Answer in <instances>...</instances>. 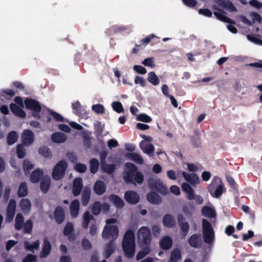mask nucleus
Masks as SVG:
<instances>
[{"label":"nucleus","instance_id":"f257e3e1","mask_svg":"<svg viewBox=\"0 0 262 262\" xmlns=\"http://www.w3.org/2000/svg\"><path fill=\"white\" fill-rule=\"evenodd\" d=\"M122 251L124 256L131 259L134 256L136 251L135 234L133 230L128 229L124 233L122 243Z\"/></svg>","mask_w":262,"mask_h":262},{"label":"nucleus","instance_id":"f03ea898","mask_svg":"<svg viewBox=\"0 0 262 262\" xmlns=\"http://www.w3.org/2000/svg\"><path fill=\"white\" fill-rule=\"evenodd\" d=\"M208 190L214 198H219L226 191L224 184L219 178H214L208 186Z\"/></svg>","mask_w":262,"mask_h":262},{"label":"nucleus","instance_id":"7ed1b4c3","mask_svg":"<svg viewBox=\"0 0 262 262\" xmlns=\"http://www.w3.org/2000/svg\"><path fill=\"white\" fill-rule=\"evenodd\" d=\"M203 236L206 244H212L214 240V232L211 223L206 219L202 220Z\"/></svg>","mask_w":262,"mask_h":262},{"label":"nucleus","instance_id":"20e7f679","mask_svg":"<svg viewBox=\"0 0 262 262\" xmlns=\"http://www.w3.org/2000/svg\"><path fill=\"white\" fill-rule=\"evenodd\" d=\"M137 237L139 245L150 246L151 242V234L150 229L147 227H141L138 230Z\"/></svg>","mask_w":262,"mask_h":262},{"label":"nucleus","instance_id":"39448f33","mask_svg":"<svg viewBox=\"0 0 262 262\" xmlns=\"http://www.w3.org/2000/svg\"><path fill=\"white\" fill-rule=\"evenodd\" d=\"M123 178L126 183L135 184L136 182L141 184L144 181L143 174L139 171L127 170Z\"/></svg>","mask_w":262,"mask_h":262},{"label":"nucleus","instance_id":"423d86ee","mask_svg":"<svg viewBox=\"0 0 262 262\" xmlns=\"http://www.w3.org/2000/svg\"><path fill=\"white\" fill-rule=\"evenodd\" d=\"M68 164L65 160H61L54 166L52 172V178L56 181L62 179L66 173Z\"/></svg>","mask_w":262,"mask_h":262},{"label":"nucleus","instance_id":"0eeeda50","mask_svg":"<svg viewBox=\"0 0 262 262\" xmlns=\"http://www.w3.org/2000/svg\"><path fill=\"white\" fill-rule=\"evenodd\" d=\"M25 104L26 107L28 110H31L34 112L32 116L37 119H40L41 116L39 113L41 112V107L39 102L35 99L32 98H27L25 100Z\"/></svg>","mask_w":262,"mask_h":262},{"label":"nucleus","instance_id":"6e6552de","mask_svg":"<svg viewBox=\"0 0 262 262\" xmlns=\"http://www.w3.org/2000/svg\"><path fill=\"white\" fill-rule=\"evenodd\" d=\"M147 181L149 187L151 190H156L162 195H166L168 192L166 186L160 179L149 178Z\"/></svg>","mask_w":262,"mask_h":262},{"label":"nucleus","instance_id":"1a4fd4ad","mask_svg":"<svg viewBox=\"0 0 262 262\" xmlns=\"http://www.w3.org/2000/svg\"><path fill=\"white\" fill-rule=\"evenodd\" d=\"M119 234V230L116 225L105 226L102 232V237L105 239L111 238L110 241L116 240Z\"/></svg>","mask_w":262,"mask_h":262},{"label":"nucleus","instance_id":"9d476101","mask_svg":"<svg viewBox=\"0 0 262 262\" xmlns=\"http://www.w3.org/2000/svg\"><path fill=\"white\" fill-rule=\"evenodd\" d=\"M177 219L179 226L180 228L181 238V239H184L189 231V224L185 221V218L181 213L178 214Z\"/></svg>","mask_w":262,"mask_h":262},{"label":"nucleus","instance_id":"9b49d317","mask_svg":"<svg viewBox=\"0 0 262 262\" xmlns=\"http://www.w3.org/2000/svg\"><path fill=\"white\" fill-rule=\"evenodd\" d=\"M42 114L43 115H46L45 116V121L49 123L51 121V118L48 115L52 116L53 119L57 122H63L64 118L59 113L49 108H46L45 110H43L42 111Z\"/></svg>","mask_w":262,"mask_h":262},{"label":"nucleus","instance_id":"f8f14e48","mask_svg":"<svg viewBox=\"0 0 262 262\" xmlns=\"http://www.w3.org/2000/svg\"><path fill=\"white\" fill-rule=\"evenodd\" d=\"M22 143L27 146L32 144L34 140V134L33 132L28 129H25L21 136Z\"/></svg>","mask_w":262,"mask_h":262},{"label":"nucleus","instance_id":"ddd939ff","mask_svg":"<svg viewBox=\"0 0 262 262\" xmlns=\"http://www.w3.org/2000/svg\"><path fill=\"white\" fill-rule=\"evenodd\" d=\"M124 199L129 204H136L139 202L140 196L136 191L128 190L125 192Z\"/></svg>","mask_w":262,"mask_h":262},{"label":"nucleus","instance_id":"4468645a","mask_svg":"<svg viewBox=\"0 0 262 262\" xmlns=\"http://www.w3.org/2000/svg\"><path fill=\"white\" fill-rule=\"evenodd\" d=\"M16 211V202L14 199H11L8 203L7 212L6 220L11 222L13 220Z\"/></svg>","mask_w":262,"mask_h":262},{"label":"nucleus","instance_id":"2eb2a0df","mask_svg":"<svg viewBox=\"0 0 262 262\" xmlns=\"http://www.w3.org/2000/svg\"><path fill=\"white\" fill-rule=\"evenodd\" d=\"M54 217L58 224H61L65 219V212L61 206H57L54 212Z\"/></svg>","mask_w":262,"mask_h":262},{"label":"nucleus","instance_id":"dca6fc26","mask_svg":"<svg viewBox=\"0 0 262 262\" xmlns=\"http://www.w3.org/2000/svg\"><path fill=\"white\" fill-rule=\"evenodd\" d=\"M188 242L189 245L193 248H200L202 244L201 234H193L191 235L189 237Z\"/></svg>","mask_w":262,"mask_h":262},{"label":"nucleus","instance_id":"f3484780","mask_svg":"<svg viewBox=\"0 0 262 262\" xmlns=\"http://www.w3.org/2000/svg\"><path fill=\"white\" fill-rule=\"evenodd\" d=\"M83 187L82 180L80 178H76L74 181L72 187V193L75 196L79 195Z\"/></svg>","mask_w":262,"mask_h":262},{"label":"nucleus","instance_id":"a211bd4d","mask_svg":"<svg viewBox=\"0 0 262 262\" xmlns=\"http://www.w3.org/2000/svg\"><path fill=\"white\" fill-rule=\"evenodd\" d=\"M93 189L96 194L101 195L106 191V185L103 181L97 180L94 185Z\"/></svg>","mask_w":262,"mask_h":262},{"label":"nucleus","instance_id":"6ab92c4d","mask_svg":"<svg viewBox=\"0 0 262 262\" xmlns=\"http://www.w3.org/2000/svg\"><path fill=\"white\" fill-rule=\"evenodd\" d=\"M43 170L39 168H36L31 173L30 180L33 183H37L43 178Z\"/></svg>","mask_w":262,"mask_h":262},{"label":"nucleus","instance_id":"aec40b11","mask_svg":"<svg viewBox=\"0 0 262 262\" xmlns=\"http://www.w3.org/2000/svg\"><path fill=\"white\" fill-rule=\"evenodd\" d=\"M182 174L185 180L191 185L194 186L196 184H199V178L196 173L188 174L185 171H183Z\"/></svg>","mask_w":262,"mask_h":262},{"label":"nucleus","instance_id":"412c9836","mask_svg":"<svg viewBox=\"0 0 262 262\" xmlns=\"http://www.w3.org/2000/svg\"><path fill=\"white\" fill-rule=\"evenodd\" d=\"M215 2L222 8L230 12L236 11L233 4L229 0H215Z\"/></svg>","mask_w":262,"mask_h":262},{"label":"nucleus","instance_id":"4be33fe9","mask_svg":"<svg viewBox=\"0 0 262 262\" xmlns=\"http://www.w3.org/2000/svg\"><path fill=\"white\" fill-rule=\"evenodd\" d=\"M127 29L128 27L124 26H118L113 25L106 30L105 33L110 36L118 33L122 32Z\"/></svg>","mask_w":262,"mask_h":262},{"label":"nucleus","instance_id":"5701e85b","mask_svg":"<svg viewBox=\"0 0 262 262\" xmlns=\"http://www.w3.org/2000/svg\"><path fill=\"white\" fill-rule=\"evenodd\" d=\"M140 147L142 150L149 156L154 155L155 147L151 143H146L144 141L140 143Z\"/></svg>","mask_w":262,"mask_h":262},{"label":"nucleus","instance_id":"b1692460","mask_svg":"<svg viewBox=\"0 0 262 262\" xmlns=\"http://www.w3.org/2000/svg\"><path fill=\"white\" fill-rule=\"evenodd\" d=\"M172 240L168 236H164L161 238L159 242L160 247L164 250H167L172 246Z\"/></svg>","mask_w":262,"mask_h":262},{"label":"nucleus","instance_id":"393cba45","mask_svg":"<svg viewBox=\"0 0 262 262\" xmlns=\"http://www.w3.org/2000/svg\"><path fill=\"white\" fill-rule=\"evenodd\" d=\"M213 8L215 10H217L220 12H214V15L215 16V17L217 19H219V20H220L223 22H225V23H230L231 24H235V22L234 20H232L228 17L226 16L225 15L222 14L223 13V10H222L221 9H220L219 8H217L216 6H214Z\"/></svg>","mask_w":262,"mask_h":262},{"label":"nucleus","instance_id":"a878e982","mask_svg":"<svg viewBox=\"0 0 262 262\" xmlns=\"http://www.w3.org/2000/svg\"><path fill=\"white\" fill-rule=\"evenodd\" d=\"M51 248L52 247L50 242L47 238H45L42 250L40 253V257L44 258L47 257L51 252Z\"/></svg>","mask_w":262,"mask_h":262},{"label":"nucleus","instance_id":"bb28decb","mask_svg":"<svg viewBox=\"0 0 262 262\" xmlns=\"http://www.w3.org/2000/svg\"><path fill=\"white\" fill-rule=\"evenodd\" d=\"M80 204L78 200H74L70 206V213L72 217L76 218L78 215Z\"/></svg>","mask_w":262,"mask_h":262},{"label":"nucleus","instance_id":"cd10ccee","mask_svg":"<svg viewBox=\"0 0 262 262\" xmlns=\"http://www.w3.org/2000/svg\"><path fill=\"white\" fill-rule=\"evenodd\" d=\"M109 200L118 208H122L124 206L123 200L116 194H111L109 196Z\"/></svg>","mask_w":262,"mask_h":262},{"label":"nucleus","instance_id":"c85d7f7f","mask_svg":"<svg viewBox=\"0 0 262 262\" xmlns=\"http://www.w3.org/2000/svg\"><path fill=\"white\" fill-rule=\"evenodd\" d=\"M51 185V179L49 177L45 176L40 183V188L43 193H47Z\"/></svg>","mask_w":262,"mask_h":262},{"label":"nucleus","instance_id":"c756f323","mask_svg":"<svg viewBox=\"0 0 262 262\" xmlns=\"http://www.w3.org/2000/svg\"><path fill=\"white\" fill-rule=\"evenodd\" d=\"M10 108L11 112L16 116L20 118H25L26 114L24 111L19 107L16 104L11 103L10 104Z\"/></svg>","mask_w":262,"mask_h":262},{"label":"nucleus","instance_id":"7c9ffc66","mask_svg":"<svg viewBox=\"0 0 262 262\" xmlns=\"http://www.w3.org/2000/svg\"><path fill=\"white\" fill-rule=\"evenodd\" d=\"M115 247L114 245V242L110 241L105 245V250L103 252V256L106 259L110 258L111 255L115 252Z\"/></svg>","mask_w":262,"mask_h":262},{"label":"nucleus","instance_id":"2f4dec72","mask_svg":"<svg viewBox=\"0 0 262 262\" xmlns=\"http://www.w3.org/2000/svg\"><path fill=\"white\" fill-rule=\"evenodd\" d=\"M139 247L141 249L138 252L136 255V259L137 260L142 259L150 252V246L139 245Z\"/></svg>","mask_w":262,"mask_h":262},{"label":"nucleus","instance_id":"473e14b6","mask_svg":"<svg viewBox=\"0 0 262 262\" xmlns=\"http://www.w3.org/2000/svg\"><path fill=\"white\" fill-rule=\"evenodd\" d=\"M19 207L24 213H28L31 210V204L29 199H22L19 202Z\"/></svg>","mask_w":262,"mask_h":262},{"label":"nucleus","instance_id":"72a5a7b5","mask_svg":"<svg viewBox=\"0 0 262 262\" xmlns=\"http://www.w3.org/2000/svg\"><path fill=\"white\" fill-rule=\"evenodd\" d=\"M91 189L85 187L81 194V203L83 206H86L89 204L91 199Z\"/></svg>","mask_w":262,"mask_h":262},{"label":"nucleus","instance_id":"f704fd0d","mask_svg":"<svg viewBox=\"0 0 262 262\" xmlns=\"http://www.w3.org/2000/svg\"><path fill=\"white\" fill-rule=\"evenodd\" d=\"M125 157L130 159L138 164L143 163V159L138 154L135 152H127L125 154Z\"/></svg>","mask_w":262,"mask_h":262},{"label":"nucleus","instance_id":"c9c22d12","mask_svg":"<svg viewBox=\"0 0 262 262\" xmlns=\"http://www.w3.org/2000/svg\"><path fill=\"white\" fill-rule=\"evenodd\" d=\"M51 139L55 143H62L66 141L67 136L61 132H55L51 135Z\"/></svg>","mask_w":262,"mask_h":262},{"label":"nucleus","instance_id":"e433bc0d","mask_svg":"<svg viewBox=\"0 0 262 262\" xmlns=\"http://www.w3.org/2000/svg\"><path fill=\"white\" fill-rule=\"evenodd\" d=\"M147 201L152 204H159L161 202V198L159 194L151 190L146 195Z\"/></svg>","mask_w":262,"mask_h":262},{"label":"nucleus","instance_id":"4c0bfd02","mask_svg":"<svg viewBox=\"0 0 262 262\" xmlns=\"http://www.w3.org/2000/svg\"><path fill=\"white\" fill-rule=\"evenodd\" d=\"M39 244L40 242L38 240L35 241L33 244H31L29 241H26L24 242V247L26 250L34 252L35 249L37 250L39 248Z\"/></svg>","mask_w":262,"mask_h":262},{"label":"nucleus","instance_id":"58836bf2","mask_svg":"<svg viewBox=\"0 0 262 262\" xmlns=\"http://www.w3.org/2000/svg\"><path fill=\"white\" fill-rule=\"evenodd\" d=\"M163 223L164 225L166 227L172 228L175 225L173 217L169 214H166L164 216Z\"/></svg>","mask_w":262,"mask_h":262},{"label":"nucleus","instance_id":"ea45409f","mask_svg":"<svg viewBox=\"0 0 262 262\" xmlns=\"http://www.w3.org/2000/svg\"><path fill=\"white\" fill-rule=\"evenodd\" d=\"M181 258V252L178 248L174 249L170 253L168 262H178Z\"/></svg>","mask_w":262,"mask_h":262},{"label":"nucleus","instance_id":"a19ab883","mask_svg":"<svg viewBox=\"0 0 262 262\" xmlns=\"http://www.w3.org/2000/svg\"><path fill=\"white\" fill-rule=\"evenodd\" d=\"M28 193V185L26 182H22L18 187L17 195L19 197H24Z\"/></svg>","mask_w":262,"mask_h":262},{"label":"nucleus","instance_id":"79ce46f5","mask_svg":"<svg viewBox=\"0 0 262 262\" xmlns=\"http://www.w3.org/2000/svg\"><path fill=\"white\" fill-rule=\"evenodd\" d=\"M202 213L204 216L207 217H214L216 216V212L214 209L207 206L202 208Z\"/></svg>","mask_w":262,"mask_h":262},{"label":"nucleus","instance_id":"37998d69","mask_svg":"<svg viewBox=\"0 0 262 262\" xmlns=\"http://www.w3.org/2000/svg\"><path fill=\"white\" fill-rule=\"evenodd\" d=\"M15 228L17 230H20L24 225V217L21 213L17 214L15 220Z\"/></svg>","mask_w":262,"mask_h":262},{"label":"nucleus","instance_id":"c03bdc74","mask_svg":"<svg viewBox=\"0 0 262 262\" xmlns=\"http://www.w3.org/2000/svg\"><path fill=\"white\" fill-rule=\"evenodd\" d=\"M94 217L89 211H85L83 214V222L82 226L84 229H88L91 220H93Z\"/></svg>","mask_w":262,"mask_h":262},{"label":"nucleus","instance_id":"a18cd8bd","mask_svg":"<svg viewBox=\"0 0 262 262\" xmlns=\"http://www.w3.org/2000/svg\"><path fill=\"white\" fill-rule=\"evenodd\" d=\"M101 168L104 172L110 174L115 171L116 166L115 164H108L106 162L101 164Z\"/></svg>","mask_w":262,"mask_h":262},{"label":"nucleus","instance_id":"49530a36","mask_svg":"<svg viewBox=\"0 0 262 262\" xmlns=\"http://www.w3.org/2000/svg\"><path fill=\"white\" fill-rule=\"evenodd\" d=\"M147 79L154 85H157L160 83V80L159 78L153 71L148 73Z\"/></svg>","mask_w":262,"mask_h":262},{"label":"nucleus","instance_id":"de8ad7c7","mask_svg":"<svg viewBox=\"0 0 262 262\" xmlns=\"http://www.w3.org/2000/svg\"><path fill=\"white\" fill-rule=\"evenodd\" d=\"M90 171L93 174H95L99 168V163L96 158H93L90 161Z\"/></svg>","mask_w":262,"mask_h":262},{"label":"nucleus","instance_id":"09e8293b","mask_svg":"<svg viewBox=\"0 0 262 262\" xmlns=\"http://www.w3.org/2000/svg\"><path fill=\"white\" fill-rule=\"evenodd\" d=\"M18 138L17 134L15 131H11L7 136V143L8 145H12L14 144Z\"/></svg>","mask_w":262,"mask_h":262},{"label":"nucleus","instance_id":"8fccbe9b","mask_svg":"<svg viewBox=\"0 0 262 262\" xmlns=\"http://www.w3.org/2000/svg\"><path fill=\"white\" fill-rule=\"evenodd\" d=\"M38 153L46 158H51L52 157V153L50 149L45 146L39 147L38 149Z\"/></svg>","mask_w":262,"mask_h":262},{"label":"nucleus","instance_id":"3c124183","mask_svg":"<svg viewBox=\"0 0 262 262\" xmlns=\"http://www.w3.org/2000/svg\"><path fill=\"white\" fill-rule=\"evenodd\" d=\"M16 154L17 157L19 159L24 158L25 157L26 155V152L24 144H18L17 145Z\"/></svg>","mask_w":262,"mask_h":262},{"label":"nucleus","instance_id":"603ef678","mask_svg":"<svg viewBox=\"0 0 262 262\" xmlns=\"http://www.w3.org/2000/svg\"><path fill=\"white\" fill-rule=\"evenodd\" d=\"M101 210V204L99 201L95 202L92 206V212L95 215L100 214Z\"/></svg>","mask_w":262,"mask_h":262},{"label":"nucleus","instance_id":"864d4df0","mask_svg":"<svg viewBox=\"0 0 262 262\" xmlns=\"http://www.w3.org/2000/svg\"><path fill=\"white\" fill-rule=\"evenodd\" d=\"M23 227V231L25 233H31L33 228L32 221L30 219L28 220L24 224Z\"/></svg>","mask_w":262,"mask_h":262},{"label":"nucleus","instance_id":"5fc2aeb1","mask_svg":"<svg viewBox=\"0 0 262 262\" xmlns=\"http://www.w3.org/2000/svg\"><path fill=\"white\" fill-rule=\"evenodd\" d=\"M72 107L73 113L76 115H80L82 114V106L78 101L73 103L72 104Z\"/></svg>","mask_w":262,"mask_h":262},{"label":"nucleus","instance_id":"6e6d98bb","mask_svg":"<svg viewBox=\"0 0 262 262\" xmlns=\"http://www.w3.org/2000/svg\"><path fill=\"white\" fill-rule=\"evenodd\" d=\"M155 37V36L154 34H150V35H148L147 36H146V37H145L144 38H142L140 40L139 45L136 44V47H140L142 46H143L144 47H145Z\"/></svg>","mask_w":262,"mask_h":262},{"label":"nucleus","instance_id":"4d7b16f0","mask_svg":"<svg viewBox=\"0 0 262 262\" xmlns=\"http://www.w3.org/2000/svg\"><path fill=\"white\" fill-rule=\"evenodd\" d=\"M74 231V226L73 224L71 222H68L66 225L63 233L65 236L71 234Z\"/></svg>","mask_w":262,"mask_h":262},{"label":"nucleus","instance_id":"13d9d810","mask_svg":"<svg viewBox=\"0 0 262 262\" xmlns=\"http://www.w3.org/2000/svg\"><path fill=\"white\" fill-rule=\"evenodd\" d=\"M34 167V165L30 161H26V160H25L23 164V168L26 175L29 174L30 170L33 169Z\"/></svg>","mask_w":262,"mask_h":262},{"label":"nucleus","instance_id":"bf43d9fd","mask_svg":"<svg viewBox=\"0 0 262 262\" xmlns=\"http://www.w3.org/2000/svg\"><path fill=\"white\" fill-rule=\"evenodd\" d=\"M112 105L113 110L118 113H121L124 111L123 107L120 102H114Z\"/></svg>","mask_w":262,"mask_h":262},{"label":"nucleus","instance_id":"052dcab7","mask_svg":"<svg viewBox=\"0 0 262 262\" xmlns=\"http://www.w3.org/2000/svg\"><path fill=\"white\" fill-rule=\"evenodd\" d=\"M92 109L98 114H102L104 113V107L102 104H94L92 106Z\"/></svg>","mask_w":262,"mask_h":262},{"label":"nucleus","instance_id":"680f3d73","mask_svg":"<svg viewBox=\"0 0 262 262\" xmlns=\"http://www.w3.org/2000/svg\"><path fill=\"white\" fill-rule=\"evenodd\" d=\"M137 120L145 123H148L151 121V118L145 114H139L137 117Z\"/></svg>","mask_w":262,"mask_h":262},{"label":"nucleus","instance_id":"e2e57ef3","mask_svg":"<svg viewBox=\"0 0 262 262\" xmlns=\"http://www.w3.org/2000/svg\"><path fill=\"white\" fill-rule=\"evenodd\" d=\"M247 38L249 40L258 45L262 46V40L255 37L254 35H248Z\"/></svg>","mask_w":262,"mask_h":262},{"label":"nucleus","instance_id":"0e129e2a","mask_svg":"<svg viewBox=\"0 0 262 262\" xmlns=\"http://www.w3.org/2000/svg\"><path fill=\"white\" fill-rule=\"evenodd\" d=\"M75 169L80 173H83L86 171L87 168L85 164L78 163H76Z\"/></svg>","mask_w":262,"mask_h":262},{"label":"nucleus","instance_id":"69168bd1","mask_svg":"<svg viewBox=\"0 0 262 262\" xmlns=\"http://www.w3.org/2000/svg\"><path fill=\"white\" fill-rule=\"evenodd\" d=\"M81 245L84 250H90L92 248V244L86 238H83L82 240Z\"/></svg>","mask_w":262,"mask_h":262},{"label":"nucleus","instance_id":"338daca9","mask_svg":"<svg viewBox=\"0 0 262 262\" xmlns=\"http://www.w3.org/2000/svg\"><path fill=\"white\" fill-rule=\"evenodd\" d=\"M133 69L136 72L140 74H145L147 72L146 69L144 67L139 65L134 66Z\"/></svg>","mask_w":262,"mask_h":262},{"label":"nucleus","instance_id":"774afa93","mask_svg":"<svg viewBox=\"0 0 262 262\" xmlns=\"http://www.w3.org/2000/svg\"><path fill=\"white\" fill-rule=\"evenodd\" d=\"M135 83L136 84H139L141 86L144 87L146 85L145 80L139 76H136L135 78Z\"/></svg>","mask_w":262,"mask_h":262}]
</instances>
